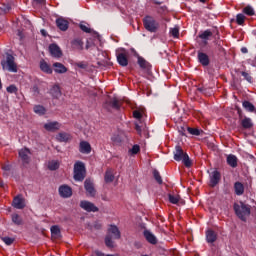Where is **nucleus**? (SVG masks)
I'll return each instance as SVG.
<instances>
[{
  "label": "nucleus",
  "instance_id": "nucleus-1",
  "mask_svg": "<svg viewBox=\"0 0 256 256\" xmlns=\"http://www.w3.org/2000/svg\"><path fill=\"white\" fill-rule=\"evenodd\" d=\"M234 213L240 219V221H247V217L251 215V205L245 204L243 201L234 203Z\"/></svg>",
  "mask_w": 256,
  "mask_h": 256
},
{
  "label": "nucleus",
  "instance_id": "nucleus-2",
  "mask_svg": "<svg viewBox=\"0 0 256 256\" xmlns=\"http://www.w3.org/2000/svg\"><path fill=\"white\" fill-rule=\"evenodd\" d=\"M174 155V161H182L184 163L185 167H191V159L189 158L188 153L183 152V148H181L180 145L175 146V150L173 152Z\"/></svg>",
  "mask_w": 256,
  "mask_h": 256
},
{
  "label": "nucleus",
  "instance_id": "nucleus-3",
  "mask_svg": "<svg viewBox=\"0 0 256 256\" xmlns=\"http://www.w3.org/2000/svg\"><path fill=\"white\" fill-rule=\"evenodd\" d=\"M3 71H9V73H17V63H15V56L13 54H6V60L1 61Z\"/></svg>",
  "mask_w": 256,
  "mask_h": 256
},
{
  "label": "nucleus",
  "instance_id": "nucleus-4",
  "mask_svg": "<svg viewBox=\"0 0 256 256\" xmlns=\"http://www.w3.org/2000/svg\"><path fill=\"white\" fill-rule=\"evenodd\" d=\"M143 25L149 33H157L159 31V22L153 16H146L143 18Z\"/></svg>",
  "mask_w": 256,
  "mask_h": 256
},
{
  "label": "nucleus",
  "instance_id": "nucleus-5",
  "mask_svg": "<svg viewBox=\"0 0 256 256\" xmlns=\"http://www.w3.org/2000/svg\"><path fill=\"white\" fill-rule=\"evenodd\" d=\"M85 175H86L85 164L81 161H77L74 164V180L83 181L85 179Z\"/></svg>",
  "mask_w": 256,
  "mask_h": 256
},
{
  "label": "nucleus",
  "instance_id": "nucleus-6",
  "mask_svg": "<svg viewBox=\"0 0 256 256\" xmlns=\"http://www.w3.org/2000/svg\"><path fill=\"white\" fill-rule=\"evenodd\" d=\"M18 155L22 161L23 167H27L31 163V150L27 147L19 150Z\"/></svg>",
  "mask_w": 256,
  "mask_h": 256
},
{
  "label": "nucleus",
  "instance_id": "nucleus-7",
  "mask_svg": "<svg viewBox=\"0 0 256 256\" xmlns=\"http://www.w3.org/2000/svg\"><path fill=\"white\" fill-rule=\"evenodd\" d=\"M81 209H84V211H87L88 213H97L99 211V208L93 204V202H89L87 200H83L80 202Z\"/></svg>",
  "mask_w": 256,
  "mask_h": 256
},
{
  "label": "nucleus",
  "instance_id": "nucleus-8",
  "mask_svg": "<svg viewBox=\"0 0 256 256\" xmlns=\"http://www.w3.org/2000/svg\"><path fill=\"white\" fill-rule=\"evenodd\" d=\"M198 63L202 65V67H209L211 63V59L209 58V55L205 52L198 51L197 55Z\"/></svg>",
  "mask_w": 256,
  "mask_h": 256
},
{
  "label": "nucleus",
  "instance_id": "nucleus-9",
  "mask_svg": "<svg viewBox=\"0 0 256 256\" xmlns=\"http://www.w3.org/2000/svg\"><path fill=\"white\" fill-rule=\"evenodd\" d=\"M49 53L56 59L63 57V51H61V47L55 43L49 45Z\"/></svg>",
  "mask_w": 256,
  "mask_h": 256
},
{
  "label": "nucleus",
  "instance_id": "nucleus-10",
  "mask_svg": "<svg viewBox=\"0 0 256 256\" xmlns=\"http://www.w3.org/2000/svg\"><path fill=\"white\" fill-rule=\"evenodd\" d=\"M60 197L63 199H69L73 195V190L67 185H61L58 189Z\"/></svg>",
  "mask_w": 256,
  "mask_h": 256
},
{
  "label": "nucleus",
  "instance_id": "nucleus-11",
  "mask_svg": "<svg viewBox=\"0 0 256 256\" xmlns=\"http://www.w3.org/2000/svg\"><path fill=\"white\" fill-rule=\"evenodd\" d=\"M116 59L118 61V65L121 67H127L129 65V58H127V53L125 52H117Z\"/></svg>",
  "mask_w": 256,
  "mask_h": 256
},
{
  "label": "nucleus",
  "instance_id": "nucleus-12",
  "mask_svg": "<svg viewBox=\"0 0 256 256\" xmlns=\"http://www.w3.org/2000/svg\"><path fill=\"white\" fill-rule=\"evenodd\" d=\"M84 189L86 190V193L90 195V197H95V185L93 184V181L91 179H86L84 181Z\"/></svg>",
  "mask_w": 256,
  "mask_h": 256
},
{
  "label": "nucleus",
  "instance_id": "nucleus-13",
  "mask_svg": "<svg viewBox=\"0 0 256 256\" xmlns=\"http://www.w3.org/2000/svg\"><path fill=\"white\" fill-rule=\"evenodd\" d=\"M221 181V172L220 171H213L210 175V187H217L219 182Z\"/></svg>",
  "mask_w": 256,
  "mask_h": 256
},
{
  "label": "nucleus",
  "instance_id": "nucleus-14",
  "mask_svg": "<svg viewBox=\"0 0 256 256\" xmlns=\"http://www.w3.org/2000/svg\"><path fill=\"white\" fill-rule=\"evenodd\" d=\"M44 129L46 131H50L51 133H55V131H59V129H61V124H59L57 121L48 122L44 124Z\"/></svg>",
  "mask_w": 256,
  "mask_h": 256
},
{
  "label": "nucleus",
  "instance_id": "nucleus-15",
  "mask_svg": "<svg viewBox=\"0 0 256 256\" xmlns=\"http://www.w3.org/2000/svg\"><path fill=\"white\" fill-rule=\"evenodd\" d=\"M107 235H111L113 239H121V231L115 225H110Z\"/></svg>",
  "mask_w": 256,
  "mask_h": 256
},
{
  "label": "nucleus",
  "instance_id": "nucleus-16",
  "mask_svg": "<svg viewBox=\"0 0 256 256\" xmlns=\"http://www.w3.org/2000/svg\"><path fill=\"white\" fill-rule=\"evenodd\" d=\"M104 107L105 109H109V107L112 109H121V104L119 103V99L114 97L111 100L106 101Z\"/></svg>",
  "mask_w": 256,
  "mask_h": 256
},
{
  "label": "nucleus",
  "instance_id": "nucleus-17",
  "mask_svg": "<svg viewBox=\"0 0 256 256\" xmlns=\"http://www.w3.org/2000/svg\"><path fill=\"white\" fill-rule=\"evenodd\" d=\"M71 48L74 51H83V40L81 38H75L71 41Z\"/></svg>",
  "mask_w": 256,
  "mask_h": 256
},
{
  "label": "nucleus",
  "instance_id": "nucleus-18",
  "mask_svg": "<svg viewBox=\"0 0 256 256\" xmlns=\"http://www.w3.org/2000/svg\"><path fill=\"white\" fill-rule=\"evenodd\" d=\"M143 235L150 245H157V237L151 233L149 230H144Z\"/></svg>",
  "mask_w": 256,
  "mask_h": 256
},
{
  "label": "nucleus",
  "instance_id": "nucleus-19",
  "mask_svg": "<svg viewBox=\"0 0 256 256\" xmlns=\"http://www.w3.org/2000/svg\"><path fill=\"white\" fill-rule=\"evenodd\" d=\"M56 26L58 29H60V31H67V29H69V21L60 17L56 19Z\"/></svg>",
  "mask_w": 256,
  "mask_h": 256
},
{
  "label": "nucleus",
  "instance_id": "nucleus-20",
  "mask_svg": "<svg viewBox=\"0 0 256 256\" xmlns=\"http://www.w3.org/2000/svg\"><path fill=\"white\" fill-rule=\"evenodd\" d=\"M79 151L84 155H89V153H91V144H89L87 141H81L79 145Z\"/></svg>",
  "mask_w": 256,
  "mask_h": 256
},
{
  "label": "nucleus",
  "instance_id": "nucleus-21",
  "mask_svg": "<svg viewBox=\"0 0 256 256\" xmlns=\"http://www.w3.org/2000/svg\"><path fill=\"white\" fill-rule=\"evenodd\" d=\"M226 163L229 165V167H232V169H235L238 165V159L237 156L233 154H229L226 158Z\"/></svg>",
  "mask_w": 256,
  "mask_h": 256
},
{
  "label": "nucleus",
  "instance_id": "nucleus-22",
  "mask_svg": "<svg viewBox=\"0 0 256 256\" xmlns=\"http://www.w3.org/2000/svg\"><path fill=\"white\" fill-rule=\"evenodd\" d=\"M40 69L43 73H47V75H51L53 73V68L49 65L45 60L40 61Z\"/></svg>",
  "mask_w": 256,
  "mask_h": 256
},
{
  "label": "nucleus",
  "instance_id": "nucleus-23",
  "mask_svg": "<svg viewBox=\"0 0 256 256\" xmlns=\"http://www.w3.org/2000/svg\"><path fill=\"white\" fill-rule=\"evenodd\" d=\"M199 39H202L204 41V45H207L209 37H213V32L211 30L207 29L204 32H201L198 35Z\"/></svg>",
  "mask_w": 256,
  "mask_h": 256
},
{
  "label": "nucleus",
  "instance_id": "nucleus-24",
  "mask_svg": "<svg viewBox=\"0 0 256 256\" xmlns=\"http://www.w3.org/2000/svg\"><path fill=\"white\" fill-rule=\"evenodd\" d=\"M206 241L207 243H215L217 241V233L213 230L206 231Z\"/></svg>",
  "mask_w": 256,
  "mask_h": 256
},
{
  "label": "nucleus",
  "instance_id": "nucleus-25",
  "mask_svg": "<svg viewBox=\"0 0 256 256\" xmlns=\"http://www.w3.org/2000/svg\"><path fill=\"white\" fill-rule=\"evenodd\" d=\"M234 191H235V195L241 196L243 195V193H245V186L241 182H235Z\"/></svg>",
  "mask_w": 256,
  "mask_h": 256
},
{
  "label": "nucleus",
  "instance_id": "nucleus-26",
  "mask_svg": "<svg viewBox=\"0 0 256 256\" xmlns=\"http://www.w3.org/2000/svg\"><path fill=\"white\" fill-rule=\"evenodd\" d=\"M53 67H54L55 73H60V74L67 73V67H65V65H63L62 63L55 62L53 64Z\"/></svg>",
  "mask_w": 256,
  "mask_h": 256
},
{
  "label": "nucleus",
  "instance_id": "nucleus-27",
  "mask_svg": "<svg viewBox=\"0 0 256 256\" xmlns=\"http://www.w3.org/2000/svg\"><path fill=\"white\" fill-rule=\"evenodd\" d=\"M51 235L54 239H60L61 237V228L58 225H54L50 228Z\"/></svg>",
  "mask_w": 256,
  "mask_h": 256
},
{
  "label": "nucleus",
  "instance_id": "nucleus-28",
  "mask_svg": "<svg viewBox=\"0 0 256 256\" xmlns=\"http://www.w3.org/2000/svg\"><path fill=\"white\" fill-rule=\"evenodd\" d=\"M13 207H15V209H24L25 204L23 203V199H21L19 196H16L13 199Z\"/></svg>",
  "mask_w": 256,
  "mask_h": 256
},
{
  "label": "nucleus",
  "instance_id": "nucleus-29",
  "mask_svg": "<svg viewBox=\"0 0 256 256\" xmlns=\"http://www.w3.org/2000/svg\"><path fill=\"white\" fill-rule=\"evenodd\" d=\"M57 141H59L60 143H67V141H69V139H71V135L65 133V132H60L57 136H56Z\"/></svg>",
  "mask_w": 256,
  "mask_h": 256
},
{
  "label": "nucleus",
  "instance_id": "nucleus-30",
  "mask_svg": "<svg viewBox=\"0 0 256 256\" xmlns=\"http://www.w3.org/2000/svg\"><path fill=\"white\" fill-rule=\"evenodd\" d=\"M241 125L244 129H251L253 127V120H251V118L245 117L241 120Z\"/></svg>",
  "mask_w": 256,
  "mask_h": 256
},
{
  "label": "nucleus",
  "instance_id": "nucleus-31",
  "mask_svg": "<svg viewBox=\"0 0 256 256\" xmlns=\"http://www.w3.org/2000/svg\"><path fill=\"white\" fill-rule=\"evenodd\" d=\"M50 94L52 95V97H54V99H59V96L61 95V88H59V86L57 85H54L50 89Z\"/></svg>",
  "mask_w": 256,
  "mask_h": 256
},
{
  "label": "nucleus",
  "instance_id": "nucleus-32",
  "mask_svg": "<svg viewBox=\"0 0 256 256\" xmlns=\"http://www.w3.org/2000/svg\"><path fill=\"white\" fill-rule=\"evenodd\" d=\"M104 181L105 183H113V181H115V175H113V171L107 170L105 172Z\"/></svg>",
  "mask_w": 256,
  "mask_h": 256
},
{
  "label": "nucleus",
  "instance_id": "nucleus-33",
  "mask_svg": "<svg viewBox=\"0 0 256 256\" xmlns=\"http://www.w3.org/2000/svg\"><path fill=\"white\" fill-rule=\"evenodd\" d=\"M59 166H60V164H59V161H57V160L48 161L47 167H48L49 171H57V169H59Z\"/></svg>",
  "mask_w": 256,
  "mask_h": 256
},
{
  "label": "nucleus",
  "instance_id": "nucleus-34",
  "mask_svg": "<svg viewBox=\"0 0 256 256\" xmlns=\"http://www.w3.org/2000/svg\"><path fill=\"white\" fill-rule=\"evenodd\" d=\"M33 111L36 115H45L47 113V109L43 105H35Z\"/></svg>",
  "mask_w": 256,
  "mask_h": 256
},
{
  "label": "nucleus",
  "instance_id": "nucleus-35",
  "mask_svg": "<svg viewBox=\"0 0 256 256\" xmlns=\"http://www.w3.org/2000/svg\"><path fill=\"white\" fill-rule=\"evenodd\" d=\"M242 12L248 17H253V15H255V9H253L251 5H247L246 7H244Z\"/></svg>",
  "mask_w": 256,
  "mask_h": 256
},
{
  "label": "nucleus",
  "instance_id": "nucleus-36",
  "mask_svg": "<svg viewBox=\"0 0 256 256\" xmlns=\"http://www.w3.org/2000/svg\"><path fill=\"white\" fill-rule=\"evenodd\" d=\"M105 245L109 249H113V247H115V242H113V238H112L111 234H107L106 235V237H105Z\"/></svg>",
  "mask_w": 256,
  "mask_h": 256
},
{
  "label": "nucleus",
  "instance_id": "nucleus-37",
  "mask_svg": "<svg viewBox=\"0 0 256 256\" xmlns=\"http://www.w3.org/2000/svg\"><path fill=\"white\" fill-rule=\"evenodd\" d=\"M138 65L141 67V69H149V62H147V60L141 56L138 57Z\"/></svg>",
  "mask_w": 256,
  "mask_h": 256
},
{
  "label": "nucleus",
  "instance_id": "nucleus-38",
  "mask_svg": "<svg viewBox=\"0 0 256 256\" xmlns=\"http://www.w3.org/2000/svg\"><path fill=\"white\" fill-rule=\"evenodd\" d=\"M168 199L169 202L172 203V205H177L179 201L181 200V197L179 195H173V194H168Z\"/></svg>",
  "mask_w": 256,
  "mask_h": 256
},
{
  "label": "nucleus",
  "instance_id": "nucleus-39",
  "mask_svg": "<svg viewBox=\"0 0 256 256\" xmlns=\"http://www.w3.org/2000/svg\"><path fill=\"white\" fill-rule=\"evenodd\" d=\"M153 177L158 185H163V178L161 177V173H159L158 170H153Z\"/></svg>",
  "mask_w": 256,
  "mask_h": 256
},
{
  "label": "nucleus",
  "instance_id": "nucleus-40",
  "mask_svg": "<svg viewBox=\"0 0 256 256\" xmlns=\"http://www.w3.org/2000/svg\"><path fill=\"white\" fill-rule=\"evenodd\" d=\"M245 19H246L245 14L239 13L236 15L235 21H236L237 25L243 26V25H245Z\"/></svg>",
  "mask_w": 256,
  "mask_h": 256
},
{
  "label": "nucleus",
  "instance_id": "nucleus-41",
  "mask_svg": "<svg viewBox=\"0 0 256 256\" xmlns=\"http://www.w3.org/2000/svg\"><path fill=\"white\" fill-rule=\"evenodd\" d=\"M12 221L15 223V225H22L23 224V219H21V216L19 214H13L12 215Z\"/></svg>",
  "mask_w": 256,
  "mask_h": 256
},
{
  "label": "nucleus",
  "instance_id": "nucleus-42",
  "mask_svg": "<svg viewBox=\"0 0 256 256\" xmlns=\"http://www.w3.org/2000/svg\"><path fill=\"white\" fill-rule=\"evenodd\" d=\"M187 131L188 133H190V135H196V137H198V135H201V130L197 128L187 127Z\"/></svg>",
  "mask_w": 256,
  "mask_h": 256
},
{
  "label": "nucleus",
  "instance_id": "nucleus-43",
  "mask_svg": "<svg viewBox=\"0 0 256 256\" xmlns=\"http://www.w3.org/2000/svg\"><path fill=\"white\" fill-rule=\"evenodd\" d=\"M197 91H199V93H202V95H206V96L211 95V89L209 88L199 87L197 88Z\"/></svg>",
  "mask_w": 256,
  "mask_h": 256
},
{
  "label": "nucleus",
  "instance_id": "nucleus-44",
  "mask_svg": "<svg viewBox=\"0 0 256 256\" xmlns=\"http://www.w3.org/2000/svg\"><path fill=\"white\" fill-rule=\"evenodd\" d=\"M6 91H7V93L17 94V91H19V89L17 88V86H15V84H12L6 88Z\"/></svg>",
  "mask_w": 256,
  "mask_h": 256
},
{
  "label": "nucleus",
  "instance_id": "nucleus-45",
  "mask_svg": "<svg viewBox=\"0 0 256 256\" xmlns=\"http://www.w3.org/2000/svg\"><path fill=\"white\" fill-rule=\"evenodd\" d=\"M139 151H141V146H139L138 144L134 145L132 147V149H130V153L132 155H137V153H139Z\"/></svg>",
  "mask_w": 256,
  "mask_h": 256
},
{
  "label": "nucleus",
  "instance_id": "nucleus-46",
  "mask_svg": "<svg viewBox=\"0 0 256 256\" xmlns=\"http://www.w3.org/2000/svg\"><path fill=\"white\" fill-rule=\"evenodd\" d=\"M242 77H244V79L246 81H248V83H253V77H251V75L247 72H241Z\"/></svg>",
  "mask_w": 256,
  "mask_h": 256
},
{
  "label": "nucleus",
  "instance_id": "nucleus-47",
  "mask_svg": "<svg viewBox=\"0 0 256 256\" xmlns=\"http://www.w3.org/2000/svg\"><path fill=\"white\" fill-rule=\"evenodd\" d=\"M81 31H83L84 33H93V30L89 27H87V25L85 24H80L79 25Z\"/></svg>",
  "mask_w": 256,
  "mask_h": 256
},
{
  "label": "nucleus",
  "instance_id": "nucleus-48",
  "mask_svg": "<svg viewBox=\"0 0 256 256\" xmlns=\"http://www.w3.org/2000/svg\"><path fill=\"white\" fill-rule=\"evenodd\" d=\"M2 241H4L6 245H13V241H15V239L11 237H3Z\"/></svg>",
  "mask_w": 256,
  "mask_h": 256
},
{
  "label": "nucleus",
  "instance_id": "nucleus-49",
  "mask_svg": "<svg viewBox=\"0 0 256 256\" xmlns=\"http://www.w3.org/2000/svg\"><path fill=\"white\" fill-rule=\"evenodd\" d=\"M170 33L173 37H179V28L175 27L170 30Z\"/></svg>",
  "mask_w": 256,
  "mask_h": 256
},
{
  "label": "nucleus",
  "instance_id": "nucleus-50",
  "mask_svg": "<svg viewBox=\"0 0 256 256\" xmlns=\"http://www.w3.org/2000/svg\"><path fill=\"white\" fill-rule=\"evenodd\" d=\"M133 117H134V119H142L143 114H141V112H139V110H135L133 112Z\"/></svg>",
  "mask_w": 256,
  "mask_h": 256
},
{
  "label": "nucleus",
  "instance_id": "nucleus-51",
  "mask_svg": "<svg viewBox=\"0 0 256 256\" xmlns=\"http://www.w3.org/2000/svg\"><path fill=\"white\" fill-rule=\"evenodd\" d=\"M31 91L32 93H34V95L36 96L39 95V86L37 85L32 86Z\"/></svg>",
  "mask_w": 256,
  "mask_h": 256
},
{
  "label": "nucleus",
  "instance_id": "nucleus-52",
  "mask_svg": "<svg viewBox=\"0 0 256 256\" xmlns=\"http://www.w3.org/2000/svg\"><path fill=\"white\" fill-rule=\"evenodd\" d=\"M236 111L239 115V119H243V110L239 106H236Z\"/></svg>",
  "mask_w": 256,
  "mask_h": 256
},
{
  "label": "nucleus",
  "instance_id": "nucleus-53",
  "mask_svg": "<svg viewBox=\"0 0 256 256\" xmlns=\"http://www.w3.org/2000/svg\"><path fill=\"white\" fill-rule=\"evenodd\" d=\"M216 45H218V51L220 53H225V48L221 45V42H217Z\"/></svg>",
  "mask_w": 256,
  "mask_h": 256
},
{
  "label": "nucleus",
  "instance_id": "nucleus-54",
  "mask_svg": "<svg viewBox=\"0 0 256 256\" xmlns=\"http://www.w3.org/2000/svg\"><path fill=\"white\" fill-rule=\"evenodd\" d=\"M77 67H79L80 69H87V64L83 62H78Z\"/></svg>",
  "mask_w": 256,
  "mask_h": 256
},
{
  "label": "nucleus",
  "instance_id": "nucleus-55",
  "mask_svg": "<svg viewBox=\"0 0 256 256\" xmlns=\"http://www.w3.org/2000/svg\"><path fill=\"white\" fill-rule=\"evenodd\" d=\"M3 171H11V165L10 164H4L2 166Z\"/></svg>",
  "mask_w": 256,
  "mask_h": 256
},
{
  "label": "nucleus",
  "instance_id": "nucleus-56",
  "mask_svg": "<svg viewBox=\"0 0 256 256\" xmlns=\"http://www.w3.org/2000/svg\"><path fill=\"white\" fill-rule=\"evenodd\" d=\"M47 0H33L34 3H37V5H45Z\"/></svg>",
  "mask_w": 256,
  "mask_h": 256
},
{
  "label": "nucleus",
  "instance_id": "nucleus-57",
  "mask_svg": "<svg viewBox=\"0 0 256 256\" xmlns=\"http://www.w3.org/2000/svg\"><path fill=\"white\" fill-rule=\"evenodd\" d=\"M135 129H136L138 135H141V126H139V124L135 125Z\"/></svg>",
  "mask_w": 256,
  "mask_h": 256
},
{
  "label": "nucleus",
  "instance_id": "nucleus-58",
  "mask_svg": "<svg viewBox=\"0 0 256 256\" xmlns=\"http://www.w3.org/2000/svg\"><path fill=\"white\" fill-rule=\"evenodd\" d=\"M179 133H180V135H182V137H185V127H181L179 129Z\"/></svg>",
  "mask_w": 256,
  "mask_h": 256
},
{
  "label": "nucleus",
  "instance_id": "nucleus-59",
  "mask_svg": "<svg viewBox=\"0 0 256 256\" xmlns=\"http://www.w3.org/2000/svg\"><path fill=\"white\" fill-rule=\"evenodd\" d=\"M241 53H249V50L247 49V47H242Z\"/></svg>",
  "mask_w": 256,
  "mask_h": 256
},
{
  "label": "nucleus",
  "instance_id": "nucleus-60",
  "mask_svg": "<svg viewBox=\"0 0 256 256\" xmlns=\"http://www.w3.org/2000/svg\"><path fill=\"white\" fill-rule=\"evenodd\" d=\"M40 33L43 35V37H47V31L45 29H42Z\"/></svg>",
  "mask_w": 256,
  "mask_h": 256
},
{
  "label": "nucleus",
  "instance_id": "nucleus-61",
  "mask_svg": "<svg viewBox=\"0 0 256 256\" xmlns=\"http://www.w3.org/2000/svg\"><path fill=\"white\" fill-rule=\"evenodd\" d=\"M4 11H5V13H7L8 11H11V6L7 5V6L4 8Z\"/></svg>",
  "mask_w": 256,
  "mask_h": 256
},
{
  "label": "nucleus",
  "instance_id": "nucleus-62",
  "mask_svg": "<svg viewBox=\"0 0 256 256\" xmlns=\"http://www.w3.org/2000/svg\"><path fill=\"white\" fill-rule=\"evenodd\" d=\"M17 35L20 37V39H23V32H21V30H18Z\"/></svg>",
  "mask_w": 256,
  "mask_h": 256
},
{
  "label": "nucleus",
  "instance_id": "nucleus-63",
  "mask_svg": "<svg viewBox=\"0 0 256 256\" xmlns=\"http://www.w3.org/2000/svg\"><path fill=\"white\" fill-rule=\"evenodd\" d=\"M0 187H5V182H3V180H0Z\"/></svg>",
  "mask_w": 256,
  "mask_h": 256
},
{
  "label": "nucleus",
  "instance_id": "nucleus-64",
  "mask_svg": "<svg viewBox=\"0 0 256 256\" xmlns=\"http://www.w3.org/2000/svg\"><path fill=\"white\" fill-rule=\"evenodd\" d=\"M200 3H207V0H199Z\"/></svg>",
  "mask_w": 256,
  "mask_h": 256
}]
</instances>
